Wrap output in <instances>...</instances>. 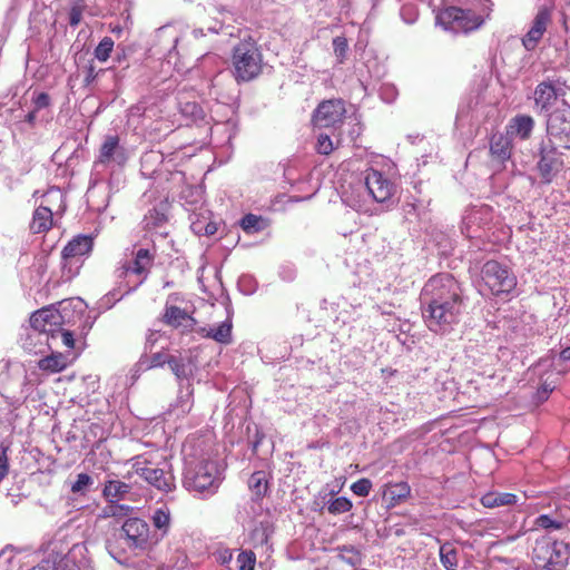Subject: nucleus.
<instances>
[{"instance_id":"nucleus-1","label":"nucleus","mask_w":570,"mask_h":570,"mask_svg":"<svg viewBox=\"0 0 570 570\" xmlns=\"http://www.w3.org/2000/svg\"><path fill=\"white\" fill-rule=\"evenodd\" d=\"M420 302L425 325L439 334L450 332L464 309L462 288L448 273L436 274L424 284Z\"/></svg>"},{"instance_id":"nucleus-2","label":"nucleus","mask_w":570,"mask_h":570,"mask_svg":"<svg viewBox=\"0 0 570 570\" xmlns=\"http://www.w3.org/2000/svg\"><path fill=\"white\" fill-rule=\"evenodd\" d=\"M184 454V488L202 498L214 495L220 484V472L216 461L208 454H198L188 441L183 446Z\"/></svg>"},{"instance_id":"nucleus-3","label":"nucleus","mask_w":570,"mask_h":570,"mask_svg":"<svg viewBox=\"0 0 570 570\" xmlns=\"http://www.w3.org/2000/svg\"><path fill=\"white\" fill-rule=\"evenodd\" d=\"M492 6L491 0H451V4L436 13V24L455 33L472 32L484 24Z\"/></svg>"},{"instance_id":"nucleus-4","label":"nucleus","mask_w":570,"mask_h":570,"mask_svg":"<svg viewBox=\"0 0 570 570\" xmlns=\"http://www.w3.org/2000/svg\"><path fill=\"white\" fill-rule=\"evenodd\" d=\"M65 316L53 306L36 311L30 316V333L27 340H37L50 350L66 347L70 352L75 347L73 333L63 328Z\"/></svg>"},{"instance_id":"nucleus-5","label":"nucleus","mask_w":570,"mask_h":570,"mask_svg":"<svg viewBox=\"0 0 570 570\" xmlns=\"http://www.w3.org/2000/svg\"><path fill=\"white\" fill-rule=\"evenodd\" d=\"M132 473L163 493L176 489V479L168 456L163 451L142 453L130 459Z\"/></svg>"},{"instance_id":"nucleus-6","label":"nucleus","mask_w":570,"mask_h":570,"mask_svg":"<svg viewBox=\"0 0 570 570\" xmlns=\"http://www.w3.org/2000/svg\"><path fill=\"white\" fill-rule=\"evenodd\" d=\"M155 255L148 248L134 249L130 258H125L116 269L118 278L126 279L125 294L135 292L148 277Z\"/></svg>"},{"instance_id":"nucleus-7","label":"nucleus","mask_w":570,"mask_h":570,"mask_svg":"<svg viewBox=\"0 0 570 570\" xmlns=\"http://www.w3.org/2000/svg\"><path fill=\"white\" fill-rule=\"evenodd\" d=\"M233 67L237 81H249L262 72L263 57L252 37L242 39L233 49Z\"/></svg>"},{"instance_id":"nucleus-8","label":"nucleus","mask_w":570,"mask_h":570,"mask_svg":"<svg viewBox=\"0 0 570 570\" xmlns=\"http://www.w3.org/2000/svg\"><path fill=\"white\" fill-rule=\"evenodd\" d=\"M479 292L482 295L500 296L509 294L517 285L510 268L498 261H488L481 268Z\"/></svg>"},{"instance_id":"nucleus-9","label":"nucleus","mask_w":570,"mask_h":570,"mask_svg":"<svg viewBox=\"0 0 570 570\" xmlns=\"http://www.w3.org/2000/svg\"><path fill=\"white\" fill-rule=\"evenodd\" d=\"M92 248L94 237L91 235L79 234L67 243L61 252V269L66 279H71L79 274Z\"/></svg>"},{"instance_id":"nucleus-10","label":"nucleus","mask_w":570,"mask_h":570,"mask_svg":"<svg viewBox=\"0 0 570 570\" xmlns=\"http://www.w3.org/2000/svg\"><path fill=\"white\" fill-rule=\"evenodd\" d=\"M373 204L391 208L396 202L397 187L385 173L368 167L361 173Z\"/></svg>"},{"instance_id":"nucleus-11","label":"nucleus","mask_w":570,"mask_h":570,"mask_svg":"<svg viewBox=\"0 0 570 570\" xmlns=\"http://www.w3.org/2000/svg\"><path fill=\"white\" fill-rule=\"evenodd\" d=\"M120 538L134 552H145L158 542L154 539L149 523L139 517H128L120 527Z\"/></svg>"},{"instance_id":"nucleus-12","label":"nucleus","mask_w":570,"mask_h":570,"mask_svg":"<svg viewBox=\"0 0 570 570\" xmlns=\"http://www.w3.org/2000/svg\"><path fill=\"white\" fill-rule=\"evenodd\" d=\"M493 212L487 205L473 206L465 212L462 220V233L470 239H491ZM498 239H495L497 242Z\"/></svg>"},{"instance_id":"nucleus-13","label":"nucleus","mask_w":570,"mask_h":570,"mask_svg":"<svg viewBox=\"0 0 570 570\" xmlns=\"http://www.w3.org/2000/svg\"><path fill=\"white\" fill-rule=\"evenodd\" d=\"M341 199L346 207H350L356 213L372 215L376 212V209L373 208V202L368 195L362 175L352 178L342 186Z\"/></svg>"},{"instance_id":"nucleus-14","label":"nucleus","mask_w":570,"mask_h":570,"mask_svg":"<svg viewBox=\"0 0 570 570\" xmlns=\"http://www.w3.org/2000/svg\"><path fill=\"white\" fill-rule=\"evenodd\" d=\"M345 115L344 102L340 99L323 101L316 108L313 115V121L316 127L330 128L341 124Z\"/></svg>"},{"instance_id":"nucleus-15","label":"nucleus","mask_w":570,"mask_h":570,"mask_svg":"<svg viewBox=\"0 0 570 570\" xmlns=\"http://www.w3.org/2000/svg\"><path fill=\"white\" fill-rule=\"evenodd\" d=\"M537 558L541 561L540 564L537 563V569L562 570L568 562L569 552L563 542L554 541L552 544L541 547Z\"/></svg>"},{"instance_id":"nucleus-16","label":"nucleus","mask_w":570,"mask_h":570,"mask_svg":"<svg viewBox=\"0 0 570 570\" xmlns=\"http://www.w3.org/2000/svg\"><path fill=\"white\" fill-rule=\"evenodd\" d=\"M126 161L125 149L119 145L118 136H107L100 147V153L96 165L116 163L121 165Z\"/></svg>"},{"instance_id":"nucleus-17","label":"nucleus","mask_w":570,"mask_h":570,"mask_svg":"<svg viewBox=\"0 0 570 570\" xmlns=\"http://www.w3.org/2000/svg\"><path fill=\"white\" fill-rule=\"evenodd\" d=\"M563 163L556 151L543 153L539 163L542 183L549 184L561 170Z\"/></svg>"},{"instance_id":"nucleus-18","label":"nucleus","mask_w":570,"mask_h":570,"mask_svg":"<svg viewBox=\"0 0 570 570\" xmlns=\"http://www.w3.org/2000/svg\"><path fill=\"white\" fill-rule=\"evenodd\" d=\"M150 521L155 529L154 539H163L168 534L171 527V512L170 509L163 504L151 511Z\"/></svg>"},{"instance_id":"nucleus-19","label":"nucleus","mask_w":570,"mask_h":570,"mask_svg":"<svg viewBox=\"0 0 570 570\" xmlns=\"http://www.w3.org/2000/svg\"><path fill=\"white\" fill-rule=\"evenodd\" d=\"M490 154L493 161L503 164L511 157V139L508 135L493 134L490 139Z\"/></svg>"},{"instance_id":"nucleus-20","label":"nucleus","mask_w":570,"mask_h":570,"mask_svg":"<svg viewBox=\"0 0 570 570\" xmlns=\"http://www.w3.org/2000/svg\"><path fill=\"white\" fill-rule=\"evenodd\" d=\"M169 368L181 383L183 381H188L189 377L193 376L196 365L193 363L190 356L176 353L171 355Z\"/></svg>"},{"instance_id":"nucleus-21","label":"nucleus","mask_w":570,"mask_h":570,"mask_svg":"<svg viewBox=\"0 0 570 570\" xmlns=\"http://www.w3.org/2000/svg\"><path fill=\"white\" fill-rule=\"evenodd\" d=\"M559 380V371L549 370L541 373L539 386L537 387V404L549 399V395L556 390Z\"/></svg>"},{"instance_id":"nucleus-22","label":"nucleus","mask_w":570,"mask_h":570,"mask_svg":"<svg viewBox=\"0 0 570 570\" xmlns=\"http://www.w3.org/2000/svg\"><path fill=\"white\" fill-rule=\"evenodd\" d=\"M532 128L533 120L530 116L518 115L510 120L507 127V135L525 139L530 136Z\"/></svg>"},{"instance_id":"nucleus-23","label":"nucleus","mask_w":570,"mask_h":570,"mask_svg":"<svg viewBox=\"0 0 570 570\" xmlns=\"http://www.w3.org/2000/svg\"><path fill=\"white\" fill-rule=\"evenodd\" d=\"M517 503L518 497L509 492L490 491L481 498V504L488 509L514 505Z\"/></svg>"},{"instance_id":"nucleus-24","label":"nucleus","mask_w":570,"mask_h":570,"mask_svg":"<svg viewBox=\"0 0 570 570\" xmlns=\"http://www.w3.org/2000/svg\"><path fill=\"white\" fill-rule=\"evenodd\" d=\"M130 485L119 480H108L102 489V497L107 502L121 501L128 498Z\"/></svg>"},{"instance_id":"nucleus-25","label":"nucleus","mask_w":570,"mask_h":570,"mask_svg":"<svg viewBox=\"0 0 570 570\" xmlns=\"http://www.w3.org/2000/svg\"><path fill=\"white\" fill-rule=\"evenodd\" d=\"M70 362V355L63 354L61 352H52L50 355L41 358L38 362V366L42 371H48L50 373H58L65 370Z\"/></svg>"},{"instance_id":"nucleus-26","label":"nucleus","mask_w":570,"mask_h":570,"mask_svg":"<svg viewBox=\"0 0 570 570\" xmlns=\"http://www.w3.org/2000/svg\"><path fill=\"white\" fill-rule=\"evenodd\" d=\"M52 226V209L48 206L40 205L33 213L31 229L33 233H43Z\"/></svg>"},{"instance_id":"nucleus-27","label":"nucleus","mask_w":570,"mask_h":570,"mask_svg":"<svg viewBox=\"0 0 570 570\" xmlns=\"http://www.w3.org/2000/svg\"><path fill=\"white\" fill-rule=\"evenodd\" d=\"M411 493V488L407 482H397L386 485L383 497L389 500L391 505H396L404 501Z\"/></svg>"},{"instance_id":"nucleus-28","label":"nucleus","mask_w":570,"mask_h":570,"mask_svg":"<svg viewBox=\"0 0 570 570\" xmlns=\"http://www.w3.org/2000/svg\"><path fill=\"white\" fill-rule=\"evenodd\" d=\"M567 524V518L554 510L551 513H541L537 517V527L548 531L560 530Z\"/></svg>"},{"instance_id":"nucleus-29","label":"nucleus","mask_w":570,"mask_h":570,"mask_svg":"<svg viewBox=\"0 0 570 570\" xmlns=\"http://www.w3.org/2000/svg\"><path fill=\"white\" fill-rule=\"evenodd\" d=\"M164 350L165 346H161V351L151 352L149 356L145 353L139 360V366L145 368L161 367L165 364L169 366L173 354H168Z\"/></svg>"},{"instance_id":"nucleus-30","label":"nucleus","mask_w":570,"mask_h":570,"mask_svg":"<svg viewBox=\"0 0 570 570\" xmlns=\"http://www.w3.org/2000/svg\"><path fill=\"white\" fill-rule=\"evenodd\" d=\"M134 511V507L128 504H121L119 501L107 502V504L101 509L99 517L102 519L108 518H122L129 517Z\"/></svg>"},{"instance_id":"nucleus-31","label":"nucleus","mask_w":570,"mask_h":570,"mask_svg":"<svg viewBox=\"0 0 570 570\" xmlns=\"http://www.w3.org/2000/svg\"><path fill=\"white\" fill-rule=\"evenodd\" d=\"M239 226L246 234H256L267 227V220L259 215L246 214L239 220Z\"/></svg>"},{"instance_id":"nucleus-32","label":"nucleus","mask_w":570,"mask_h":570,"mask_svg":"<svg viewBox=\"0 0 570 570\" xmlns=\"http://www.w3.org/2000/svg\"><path fill=\"white\" fill-rule=\"evenodd\" d=\"M440 561L446 570L458 569V549L451 542H445L440 547Z\"/></svg>"},{"instance_id":"nucleus-33","label":"nucleus","mask_w":570,"mask_h":570,"mask_svg":"<svg viewBox=\"0 0 570 570\" xmlns=\"http://www.w3.org/2000/svg\"><path fill=\"white\" fill-rule=\"evenodd\" d=\"M164 321L170 326L178 327L181 326L185 322L193 321V318L183 308L170 305L166 306Z\"/></svg>"},{"instance_id":"nucleus-34","label":"nucleus","mask_w":570,"mask_h":570,"mask_svg":"<svg viewBox=\"0 0 570 570\" xmlns=\"http://www.w3.org/2000/svg\"><path fill=\"white\" fill-rule=\"evenodd\" d=\"M558 98V91L551 82H542L539 85V98L537 105L541 104L542 109H548Z\"/></svg>"},{"instance_id":"nucleus-35","label":"nucleus","mask_w":570,"mask_h":570,"mask_svg":"<svg viewBox=\"0 0 570 570\" xmlns=\"http://www.w3.org/2000/svg\"><path fill=\"white\" fill-rule=\"evenodd\" d=\"M163 161V155L159 153H147L141 158V169L140 173L142 176L157 180L159 177V170L153 169L149 170L148 165L150 164H160Z\"/></svg>"},{"instance_id":"nucleus-36","label":"nucleus","mask_w":570,"mask_h":570,"mask_svg":"<svg viewBox=\"0 0 570 570\" xmlns=\"http://www.w3.org/2000/svg\"><path fill=\"white\" fill-rule=\"evenodd\" d=\"M248 487L256 497H263L268 489V481L264 471L254 472L249 480Z\"/></svg>"},{"instance_id":"nucleus-37","label":"nucleus","mask_w":570,"mask_h":570,"mask_svg":"<svg viewBox=\"0 0 570 570\" xmlns=\"http://www.w3.org/2000/svg\"><path fill=\"white\" fill-rule=\"evenodd\" d=\"M232 320L227 317L222 323L215 325V334L212 335V340L225 345L232 343Z\"/></svg>"},{"instance_id":"nucleus-38","label":"nucleus","mask_w":570,"mask_h":570,"mask_svg":"<svg viewBox=\"0 0 570 570\" xmlns=\"http://www.w3.org/2000/svg\"><path fill=\"white\" fill-rule=\"evenodd\" d=\"M94 484V479L87 473H79L71 483L70 491L73 494L85 495Z\"/></svg>"},{"instance_id":"nucleus-39","label":"nucleus","mask_w":570,"mask_h":570,"mask_svg":"<svg viewBox=\"0 0 570 570\" xmlns=\"http://www.w3.org/2000/svg\"><path fill=\"white\" fill-rule=\"evenodd\" d=\"M115 42L110 37H105L95 48V58L101 62H105L110 57V53L114 49Z\"/></svg>"},{"instance_id":"nucleus-40","label":"nucleus","mask_w":570,"mask_h":570,"mask_svg":"<svg viewBox=\"0 0 570 570\" xmlns=\"http://www.w3.org/2000/svg\"><path fill=\"white\" fill-rule=\"evenodd\" d=\"M353 504L350 499L346 497H338L334 500L330 501L327 504V511L331 514H342L348 512L352 509Z\"/></svg>"},{"instance_id":"nucleus-41","label":"nucleus","mask_w":570,"mask_h":570,"mask_svg":"<svg viewBox=\"0 0 570 570\" xmlns=\"http://www.w3.org/2000/svg\"><path fill=\"white\" fill-rule=\"evenodd\" d=\"M127 294H125V291L121 293L120 288H114L99 299L98 306L100 309L104 311L110 309L117 302H119Z\"/></svg>"},{"instance_id":"nucleus-42","label":"nucleus","mask_w":570,"mask_h":570,"mask_svg":"<svg viewBox=\"0 0 570 570\" xmlns=\"http://www.w3.org/2000/svg\"><path fill=\"white\" fill-rule=\"evenodd\" d=\"M338 558L351 567H356L361 562V554L354 547H343Z\"/></svg>"},{"instance_id":"nucleus-43","label":"nucleus","mask_w":570,"mask_h":570,"mask_svg":"<svg viewBox=\"0 0 570 570\" xmlns=\"http://www.w3.org/2000/svg\"><path fill=\"white\" fill-rule=\"evenodd\" d=\"M19 552V549L8 544L0 551V570H11V561Z\"/></svg>"},{"instance_id":"nucleus-44","label":"nucleus","mask_w":570,"mask_h":570,"mask_svg":"<svg viewBox=\"0 0 570 570\" xmlns=\"http://www.w3.org/2000/svg\"><path fill=\"white\" fill-rule=\"evenodd\" d=\"M400 16L405 23H414L419 16L416 6L414 3L404 2L400 10Z\"/></svg>"},{"instance_id":"nucleus-45","label":"nucleus","mask_w":570,"mask_h":570,"mask_svg":"<svg viewBox=\"0 0 570 570\" xmlns=\"http://www.w3.org/2000/svg\"><path fill=\"white\" fill-rule=\"evenodd\" d=\"M372 490V481L366 478H362L351 485V491L357 497H367Z\"/></svg>"},{"instance_id":"nucleus-46","label":"nucleus","mask_w":570,"mask_h":570,"mask_svg":"<svg viewBox=\"0 0 570 570\" xmlns=\"http://www.w3.org/2000/svg\"><path fill=\"white\" fill-rule=\"evenodd\" d=\"M333 49H334V53L337 58V61L340 63H342L346 58V53H347V49H348L346 38L345 37H335L333 39Z\"/></svg>"},{"instance_id":"nucleus-47","label":"nucleus","mask_w":570,"mask_h":570,"mask_svg":"<svg viewBox=\"0 0 570 570\" xmlns=\"http://www.w3.org/2000/svg\"><path fill=\"white\" fill-rule=\"evenodd\" d=\"M256 557L252 551H242L237 556L239 570H254Z\"/></svg>"},{"instance_id":"nucleus-48","label":"nucleus","mask_w":570,"mask_h":570,"mask_svg":"<svg viewBox=\"0 0 570 570\" xmlns=\"http://www.w3.org/2000/svg\"><path fill=\"white\" fill-rule=\"evenodd\" d=\"M82 13H83V6L80 2H73L67 13V19H68L69 24L71 27H77L82 19Z\"/></svg>"},{"instance_id":"nucleus-49","label":"nucleus","mask_w":570,"mask_h":570,"mask_svg":"<svg viewBox=\"0 0 570 570\" xmlns=\"http://www.w3.org/2000/svg\"><path fill=\"white\" fill-rule=\"evenodd\" d=\"M62 561V552H57L52 558L41 560L37 566L29 570H56L58 563Z\"/></svg>"},{"instance_id":"nucleus-50","label":"nucleus","mask_w":570,"mask_h":570,"mask_svg":"<svg viewBox=\"0 0 570 570\" xmlns=\"http://www.w3.org/2000/svg\"><path fill=\"white\" fill-rule=\"evenodd\" d=\"M166 222V215L157 209H153L145 216L146 227L157 228Z\"/></svg>"},{"instance_id":"nucleus-51","label":"nucleus","mask_w":570,"mask_h":570,"mask_svg":"<svg viewBox=\"0 0 570 570\" xmlns=\"http://www.w3.org/2000/svg\"><path fill=\"white\" fill-rule=\"evenodd\" d=\"M180 112L183 116L188 117L193 120L202 118L203 116V109L196 102H186L180 107Z\"/></svg>"},{"instance_id":"nucleus-52","label":"nucleus","mask_w":570,"mask_h":570,"mask_svg":"<svg viewBox=\"0 0 570 570\" xmlns=\"http://www.w3.org/2000/svg\"><path fill=\"white\" fill-rule=\"evenodd\" d=\"M316 150L321 155H328L333 150V141L328 135L320 134L316 142Z\"/></svg>"},{"instance_id":"nucleus-53","label":"nucleus","mask_w":570,"mask_h":570,"mask_svg":"<svg viewBox=\"0 0 570 570\" xmlns=\"http://www.w3.org/2000/svg\"><path fill=\"white\" fill-rule=\"evenodd\" d=\"M76 548L68 553L63 560V570H90L87 561H82L79 566L75 562L73 554Z\"/></svg>"},{"instance_id":"nucleus-54","label":"nucleus","mask_w":570,"mask_h":570,"mask_svg":"<svg viewBox=\"0 0 570 570\" xmlns=\"http://www.w3.org/2000/svg\"><path fill=\"white\" fill-rule=\"evenodd\" d=\"M380 97L385 102H393L396 99L397 90L393 85L383 83L379 89Z\"/></svg>"},{"instance_id":"nucleus-55","label":"nucleus","mask_w":570,"mask_h":570,"mask_svg":"<svg viewBox=\"0 0 570 570\" xmlns=\"http://www.w3.org/2000/svg\"><path fill=\"white\" fill-rule=\"evenodd\" d=\"M365 66L367 68L370 78L379 80L385 73L384 66L380 65L375 59L368 60Z\"/></svg>"},{"instance_id":"nucleus-56","label":"nucleus","mask_w":570,"mask_h":570,"mask_svg":"<svg viewBox=\"0 0 570 570\" xmlns=\"http://www.w3.org/2000/svg\"><path fill=\"white\" fill-rule=\"evenodd\" d=\"M191 396L193 391L190 390L189 383L187 384V389L185 392L180 391V395L178 396V404L181 409V412H188L191 407Z\"/></svg>"},{"instance_id":"nucleus-57","label":"nucleus","mask_w":570,"mask_h":570,"mask_svg":"<svg viewBox=\"0 0 570 570\" xmlns=\"http://www.w3.org/2000/svg\"><path fill=\"white\" fill-rule=\"evenodd\" d=\"M32 104L33 108L39 111L50 105V97L46 92H39L32 97Z\"/></svg>"},{"instance_id":"nucleus-58","label":"nucleus","mask_w":570,"mask_h":570,"mask_svg":"<svg viewBox=\"0 0 570 570\" xmlns=\"http://www.w3.org/2000/svg\"><path fill=\"white\" fill-rule=\"evenodd\" d=\"M161 338V334L159 331H149L146 343H145V353L147 352L151 353L154 351V347L156 343Z\"/></svg>"},{"instance_id":"nucleus-59","label":"nucleus","mask_w":570,"mask_h":570,"mask_svg":"<svg viewBox=\"0 0 570 570\" xmlns=\"http://www.w3.org/2000/svg\"><path fill=\"white\" fill-rule=\"evenodd\" d=\"M193 229L195 233H204L207 236L215 235L217 233V225L214 222H209L206 224V226L203 228L199 224H193Z\"/></svg>"},{"instance_id":"nucleus-60","label":"nucleus","mask_w":570,"mask_h":570,"mask_svg":"<svg viewBox=\"0 0 570 570\" xmlns=\"http://www.w3.org/2000/svg\"><path fill=\"white\" fill-rule=\"evenodd\" d=\"M522 43L527 50L534 49V24H532L528 30L527 35L522 39Z\"/></svg>"},{"instance_id":"nucleus-61","label":"nucleus","mask_w":570,"mask_h":570,"mask_svg":"<svg viewBox=\"0 0 570 570\" xmlns=\"http://www.w3.org/2000/svg\"><path fill=\"white\" fill-rule=\"evenodd\" d=\"M97 76H98V71L96 70L95 66L92 63H90L86 68V76H85V80H83L85 85L86 86L90 85L92 81H95Z\"/></svg>"},{"instance_id":"nucleus-62","label":"nucleus","mask_w":570,"mask_h":570,"mask_svg":"<svg viewBox=\"0 0 570 570\" xmlns=\"http://www.w3.org/2000/svg\"><path fill=\"white\" fill-rule=\"evenodd\" d=\"M146 107L142 104H138L129 109V115L131 117H142L146 115Z\"/></svg>"},{"instance_id":"nucleus-63","label":"nucleus","mask_w":570,"mask_h":570,"mask_svg":"<svg viewBox=\"0 0 570 570\" xmlns=\"http://www.w3.org/2000/svg\"><path fill=\"white\" fill-rule=\"evenodd\" d=\"M223 28V21H219L217 20L216 18L214 19V23L212 24H208L206 27V30L207 32H210V33H214V35H217Z\"/></svg>"},{"instance_id":"nucleus-64","label":"nucleus","mask_w":570,"mask_h":570,"mask_svg":"<svg viewBox=\"0 0 570 570\" xmlns=\"http://www.w3.org/2000/svg\"><path fill=\"white\" fill-rule=\"evenodd\" d=\"M560 360L570 361V345H562V348L559 351Z\"/></svg>"}]
</instances>
